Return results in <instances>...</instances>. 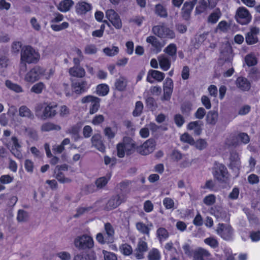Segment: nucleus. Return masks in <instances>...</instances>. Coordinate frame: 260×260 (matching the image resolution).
Listing matches in <instances>:
<instances>
[{"label": "nucleus", "mask_w": 260, "mask_h": 260, "mask_svg": "<svg viewBox=\"0 0 260 260\" xmlns=\"http://www.w3.org/2000/svg\"><path fill=\"white\" fill-rule=\"evenodd\" d=\"M54 72L53 69L47 70L39 66H36L26 73L24 80L30 83H34L41 79L49 80L54 75Z\"/></svg>", "instance_id": "f257e3e1"}, {"label": "nucleus", "mask_w": 260, "mask_h": 260, "mask_svg": "<svg viewBox=\"0 0 260 260\" xmlns=\"http://www.w3.org/2000/svg\"><path fill=\"white\" fill-rule=\"evenodd\" d=\"M40 59V55L38 51L31 46L23 47L21 51V63L24 64L26 68V63H36Z\"/></svg>", "instance_id": "f03ea898"}, {"label": "nucleus", "mask_w": 260, "mask_h": 260, "mask_svg": "<svg viewBox=\"0 0 260 260\" xmlns=\"http://www.w3.org/2000/svg\"><path fill=\"white\" fill-rule=\"evenodd\" d=\"M135 147L134 141L129 138L125 137L121 143L117 144L116 146L117 155L122 158L125 154H130L132 153Z\"/></svg>", "instance_id": "7ed1b4c3"}, {"label": "nucleus", "mask_w": 260, "mask_h": 260, "mask_svg": "<svg viewBox=\"0 0 260 260\" xmlns=\"http://www.w3.org/2000/svg\"><path fill=\"white\" fill-rule=\"evenodd\" d=\"M55 105L49 104L46 106L43 112H41L42 106L38 105L36 108V114L39 118L41 119H46L47 118L53 117L56 114Z\"/></svg>", "instance_id": "20e7f679"}, {"label": "nucleus", "mask_w": 260, "mask_h": 260, "mask_svg": "<svg viewBox=\"0 0 260 260\" xmlns=\"http://www.w3.org/2000/svg\"><path fill=\"white\" fill-rule=\"evenodd\" d=\"M74 245L80 249H90L93 247L94 242L92 238L87 235L78 236L74 240Z\"/></svg>", "instance_id": "39448f33"}, {"label": "nucleus", "mask_w": 260, "mask_h": 260, "mask_svg": "<svg viewBox=\"0 0 260 260\" xmlns=\"http://www.w3.org/2000/svg\"><path fill=\"white\" fill-rule=\"evenodd\" d=\"M100 99L90 95L84 96L81 99L82 104H90L89 113L90 115H92L98 111L100 107Z\"/></svg>", "instance_id": "423d86ee"}, {"label": "nucleus", "mask_w": 260, "mask_h": 260, "mask_svg": "<svg viewBox=\"0 0 260 260\" xmlns=\"http://www.w3.org/2000/svg\"><path fill=\"white\" fill-rule=\"evenodd\" d=\"M235 18L239 23L245 25L251 21L252 16L246 8L240 7L236 11Z\"/></svg>", "instance_id": "0eeeda50"}, {"label": "nucleus", "mask_w": 260, "mask_h": 260, "mask_svg": "<svg viewBox=\"0 0 260 260\" xmlns=\"http://www.w3.org/2000/svg\"><path fill=\"white\" fill-rule=\"evenodd\" d=\"M152 30L155 35L160 38L173 39L175 37L174 31L164 25L155 26Z\"/></svg>", "instance_id": "6e6552de"}, {"label": "nucleus", "mask_w": 260, "mask_h": 260, "mask_svg": "<svg viewBox=\"0 0 260 260\" xmlns=\"http://www.w3.org/2000/svg\"><path fill=\"white\" fill-rule=\"evenodd\" d=\"M105 14L106 17L116 29H120L122 27V24L120 16L114 10H107Z\"/></svg>", "instance_id": "1a4fd4ad"}, {"label": "nucleus", "mask_w": 260, "mask_h": 260, "mask_svg": "<svg viewBox=\"0 0 260 260\" xmlns=\"http://www.w3.org/2000/svg\"><path fill=\"white\" fill-rule=\"evenodd\" d=\"M217 234L222 239L230 240L232 239L233 232L232 228L229 225L219 223L216 229Z\"/></svg>", "instance_id": "9d476101"}, {"label": "nucleus", "mask_w": 260, "mask_h": 260, "mask_svg": "<svg viewBox=\"0 0 260 260\" xmlns=\"http://www.w3.org/2000/svg\"><path fill=\"white\" fill-rule=\"evenodd\" d=\"M156 143L153 139H148L143 144L138 147V152L143 155H148L155 149Z\"/></svg>", "instance_id": "9b49d317"}, {"label": "nucleus", "mask_w": 260, "mask_h": 260, "mask_svg": "<svg viewBox=\"0 0 260 260\" xmlns=\"http://www.w3.org/2000/svg\"><path fill=\"white\" fill-rule=\"evenodd\" d=\"M7 146L15 156L19 159H22L23 155L20 151L21 145L16 137H12L11 141L7 144Z\"/></svg>", "instance_id": "f8f14e48"}, {"label": "nucleus", "mask_w": 260, "mask_h": 260, "mask_svg": "<svg viewBox=\"0 0 260 260\" xmlns=\"http://www.w3.org/2000/svg\"><path fill=\"white\" fill-rule=\"evenodd\" d=\"M260 32V29L256 26H251L249 30L245 36V41L247 44L252 45L258 41V36Z\"/></svg>", "instance_id": "ddd939ff"}, {"label": "nucleus", "mask_w": 260, "mask_h": 260, "mask_svg": "<svg viewBox=\"0 0 260 260\" xmlns=\"http://www.w3.org/2000/svg\"><path fill=\"white\" fill-rule=\"evenodd\" d=\"M92 5L84 1H80L75 6V12L79 16L85 15L87 12L91 10Z\"/></svg>", "instance_id": "4468645a"}, {"label": "nucleus", "mask_w": 260, "mask_h": 260, "mask_svg": "<svg viewBox=\"0 0 260 260\" xmlns=\"http://www.w3.org/2000/svg\"><path fill=\"white\" fill-rule=\"evenodd\" d=\"M165 77V75L164 73L157 70H150L147 73L146 81L150 83H154V81L160 82Z\"/></svg>", "instance_id": "2eb2a0df"}, {"label": "nucleus", "mask_w": 260, "mask_h": 260, "mask_svg": "<svg viewBox=\"0 0 260 260\" xmlns=\"http://www.w3.org/2000/svg\"><path fill=\"white\" fill-rule=\"evenodd\" d=\"M227 174L226 168L224 165L219 164L216 165L213 173L216 179L220 181H225L227 179Z\"/></svg>", "instance_id": "dca6fc26"}, {"label": "nucleus", "mask_w": 260, "mask_h": 260, "mask_svg": "<svg viewBox=\"0 0 260 260\" xmlns=\"http://www.w3.org/2000/svg\"><path fill=\"white\" fill-rule=\"evenodd\" d=\"M163 99L167 101L170 100L173 89V82L171 78L166 79L163 84Z\"/></svg>", "instance_id": "f3484780"}, {"label": "nucleus", "mask_w": 260, "mask_h": 260, "mask_svg": "<svg viewBox=\"0 0 260 260\" xmlns=\"http://www.w3.org/2000/svg\"><path fill=\"white\" fill-rule=\"evenodd\" d=\"M92 146L101 152L105 151V146L103 143L102 136L100 134H94L91 139Z\"/></svg>", "instance_id": "a211bd4d"}, {"label": "nucleus", "mask_w": 260, "mask_h": 260, "mask_svg": "<svg viewBox=\"0 0 260 260\" xmlns=\"http://www.w3.org/2000/svg\"><path fill=\"white\" fill-rule=\"evenodd\" d=\"M72 87L74 92L80 94L85 92L89 88V85L87 81L81 80L73 83Z\"/></svg>", "instance_id": "6ab92c4d"}, {"label": "nucleus", "mask_w": 260, "mask_h": 260, "mask_svg": "<svg viewBox=\"0 0 260 260\" xmlns=\"http://www.w3.org/2000/svg\"><path fill=\"white\" fill-rule=\"evenodd\" d=\"M148 249L147 244L146 242L140 240L139 241L137 248L135 250V255L138 259L144 257V253Z\"/></svg>", "instance_id": "aec40b11"}, {"label": "nucleus", "mask_w": 260, "mask_h": 260, "mask_svg": "<svg viewBox=\"0 0 260 260\" xmlns=\"http://www.w3.org/2000/svg\"><path fill=\"white\" fill-rule=\"evenodd\" d=\"M210 255L208 250L200 247L193 251L192 257L193 260H204L205 257H208Z\"/></svg>", "instance_id": "412c9836"}, {"label": "nucleus", "mask_w": 260, "mask_h": 260, "mask_svg": "<svg viewBox=\"0 0 260 260\" xmlns=\"http://www.w3.org/2000/svg\"><path fill=\"white\" fill-rule=\"evenodd\" d=\"M230 159V166L231 168L235 171H239L241 166V162L238 154L237 152L231 153Z\"/></svg>", "instance_id": "4be33fe9"}, {"label": "nucleus", "mask_w": 260, "mask_h": 260, "mask_svg": "<svg viewBox=\"0 0 260 260\" xmlns=\"http://www.w3.org/2000/svg\"><path fill=\"white\" fill-rule=\"evenodd\" d=\"M153 227L152 223L145 224L142 222H138L136 224V229L141 234L149 236L150 231Z\"/></svg>", "instance_id": "5701e85b"}, {"label": "nucleus", "mask_w": 260, "mask_h": 260, "mask_svg": "<svg viewBox=\"0 0 260 260\" xmlns=\"http://www.w3.org/2000/svg\"><path fill=\"white\" fill-rule=\"evenodd\" d=\"M124 198H121L120 196H116L110 199L108 202L106 208L108 210H111L118 207L122 201H124Z\"/></svg>", "instance_id": "b1692460"}, {"label": "nucleus", "mask_w": 260, "mask_h": 260, "mask_svg": "<svg viewBox=\"0 0 260 260\" xmlns=\"http://www.w3.org/2000/svg\"><path fill=\"white\" fill-rule=\"evenodd\" d=\"M74 4V2L72 0H62L57 6V8L61 12H67L71 9Z\"/></svg>", "instance_id": "393cba45"}, {"label": "nucleus", "mask_w": 260, "mask_h": 260, "mask_svg": "<svg viewBox=\"0 0 260 260\" xmlns=\"http://www.w3.org/2000/svg\"><path fill=\"white\" fill-rule=\"evenodd\" d=\"M202 123L200 121H195L189 122L187 125V129L189 131L193 130L194 134L200 135L202 131Z\"/></svg>", "instance_id": "a878e982"}, {"label": "nucleus", "mask_w": 260, "mask_h": 260, "mask_svg": "<svg viewBox=\"0 0 260 260\" xmlns=\"http://www.w3.org/2000/svg\"><path fill=\"white\" fill-rule=\"evenodd\" d=\"M69 74L73 77L82 78L85 75L84 69L80 66H74L69 71Z\"/></svg>", "instance_id": "bb28decb"}, {"label": "nucleus", "mask_w": 260, "mask_h": 260, "mask_svg": "<svg viewBox=\"0 0 260 260\" xmlns=\"http://www.w3.org/2000/svg\"><path fill=\"white\" fill-rule=\"evenodd\" d=\"M237 87L243 91L248 90L250 88V82L245 78L238 77L236 82Z\"/></svg>", "instance_id": "cd10ccee"}, {"label": "nucleus", "mask_w": 260, "mask_h": 260, "mask_svg": "<svg viewBox=\"0 0 260 260\" xmlns=\"http://www.w3.org/2000/svg\"><path fill=\"white\" fill-rule=\"evenodd\" d=\"M146 42L148 43L151 44L153 47L154 51H155L156 53L159 52L163 46L154 36H149L147 37L146 39Z\"/></svg>", "instance_id": "c85d7f7f"}, {"label": "nucleus", "mask_w": 260, "mask_h": 260, "mask_svg": "<svg viewBox=\"0 0 260 260\" xmlns=\"http://www.w3.org/2000/svg\"><path fill=\"white\" fill-rule=\"evenodd\" d=\"M5 84L9 89L15 93H21L24 91L22 87L20 85L14 83L9 80H7L5 81Z\"/></svg>", "instance_id": "c756f323"}, {"label": "nucleus", "mask_w": 260, "mask_h": 260, "mask_svg": "<svg viewBox=\"0 0 260 260\" xmlns=\"http://www.w3.org/2000/svg\"><path fill=\"white\" fill-rule=\"evenodd\" d=\"M158 60L160 68L164 71H168L171 66V62L168 58L164 55H159L158 57Z\"/></svg>", "instance_id": "7c9ffc66"}, {"label": "nucleus", "mask_w": 260, "mask_h": 260, "mask_svg": "<svg viewBox=\"0 0 260 260\" xmlns=\"http://www.w3.org/2000/svg\"><path fill=\"white\" fill-rule=\"evenodd\" d=\"M70 144V140L69 138L64 139L60 145H55L53 146V152L56 154H60L64 150V146Z\"/></svg>", "instance_id": "2f4dec72"}, {"label": "nucleus", "mask_w": 260, "mask_h": 260, "mask_svg": "<svg viewBox=\"0 0 260 260\" xmlns=\"http://www.w3.org/2000/svg\"><path fill=\"white\" fill-rule=\"evenodd\" d=\"M28 213L22 209H19L17 211L16 219L18 222H25L28 220Z\"/></svg>", "instance_id": "473e14b6"}, {"label": "nucleus", "mask_w": 260, "mask_h": 260, "mask_svg": "<svg viewBox=\"0 0 260 260\" xmlns=\"http://www.w3.org/2000/svg\"><path fill=\"white\" fill-rule=\"evenodd\" d=\"M109 92V87L106 84H100L96 86V92L100 96H105Z\"/></svg>", "instance_id": "72a5a7b5"}, {"label": "nucleus", "mask_w": 260, "mask_h": 260, "mask_svg": "<svg viewBox=\"0 0 260 260\" xmlns=\"http://www.w3.org/2000/svg\"><path fill=\"white\" fill-rule=\"evenodd\" d=\"M193 7V5L192 3H185L182 8V13L183 17L185 19H187L189 17V14H190Z\"/></svg>", "instance_id": "f704fd0d"}, {"label": "nucleus", "mask_w": 260, "mask_h": 260, "mask_svg": "<svg viewBox=\"0 0 260 260\" xmlns=\"http://www.w3.org/2000/svg\"><path fill=\"white\" fill-rule=\"evenodd\" d=\"M119 49L117 46H112L106 47L103 49V52L108 56H114L117 55L119 53Z\"/></svg>", "instance_id": "c9c22d12"}, {"label": "nucleus", "mask_w": 260, "mask_h": 260, "mask_svg": "<svg viewBox=\"0 0 260 260\" xmlns=\"http://www.w3.org/2000/svg\"><path fill=\"white\" fill-rule=\"evenodd\" d=\"M127 81L125 78L120 77L117 79L115 83V88L119 91L124 90L126 86Z\"/></svg>", "instance_id": "e433bc0d"}, {"label": "nucleus", "mask_w": 260, "mask_h": 260, "mask_svg": "<svg viewBox=\"0 0 260 260\" xmlns=\"http://www.w3.org/2000/svg\"><path fill=\"white\" fill-rule=\"evenodd\" d=\"M221 12L219 10H216L212 13L208 18V22L210 23H216L221 17Z\"/></svg>", "instance_id": "4c0bfd02"}, {"label": "nucleus", "mask_w": 260, "mask_h": 260, "mask_svg": "<svg viewBox=\"0 0 260 260\" xmlns=\"http://www.w3.org/2000/svg\"><path fill=\"white\" fill-rule=\"evenodd\" d=\"M111 178L110 175L98 178L95 182L96 186L99 188H102L104 187L108 183Z\"/></svg>", "instance_id": "58836bf2"}, {"label": "nucleus", "mask_w": 260, "mask_h": 260, "mask_svg": "<svg viewBox=\"0 0 260 260\" xmlns=\"http://www.w3.org/2000/svg\"><path fill=\"white\" fill-rule=\"evenodd\" d=\"M148 260H160L161 254L156 248L152 249L148 253Z\"/></svg>", "instance_id": "ea45409f"}, {"label": "nucleus", "mask_w": 260, "mask_h": 260, "mask_svg": "<svg viewBox=\"0 0 260 260\" xmlns=\"http://www.w3.org/2000/svg\"><path fill=\"white\" fill-rule=\"evenodd\" d=\"M156 235L160 242L165 241L169 237L168 231L163 228H160L157 230Z\"/></svg>", "instance_id": "a19ab883"}, {"label": "nucleus", "mask_w": 260, "mask_h": 260, "mask_svg": "<svg viewBox=\"0 0 260 260\" xmlns=\"http://www.w3.org/2000/svg\"><path fill=\"white\" fill-rule=\"evenodd\" d=\"M60 129L59 125H55L50 122L44 123L41 126V130L43 132H49L52 130L58 131Z\"/></svg>", "instance_id": "79ce46f5"}, {"label": "nucleus", "mask_w": 260, "mask_h": 260, "mask_svg": "<svg viewBox=\"0 0 260 260\" xmlns=\"http://www.w3.org/2000/svg\"><path fill=\"white\" fill-rule=\"evenodd\" d=\"M244 60L245 63L248 67L255 66L257 62V58L253 54H247L245 57Z\"/></svg>", "instance_id": "37998d69"}, {"label": "nucleus", "mask_w": 260, "mask_h": 260, "mask_svg": "<svg viewBox=\"0 0 260 260\" xmlns=\"http://www.w3.org/2000/svg\"><path fill=\"white\" fill-rule=\"evenodd\" d=\"M45 85L42 82H40L34 84L31 88L30 91L32 92H34L36 94H40L42 93L43 90L45 89Z\"/></svg>", "instance_id": "c03bdc74"}, {"label": "nucleus", "mask_w": 260, "mask_h": 260, "mask_svg": "<svg viewBox=\"0 0 260 260\" xmlns=\"http://www.w3.org/2000/svg\"><path fill=\"white\" fill-rule=\"evenodd\" d=\"M117 133L115 128H112L110 127H106L104 129V134L108 140L113 139Z\"/></svg>", "instance_id": "a18cd8bd"}, {"label": "nucleus", "mask_w": 260, "mask_h": 260, "mask_svg": "<svg viewBox=\"0 0 260 260\" xmlns=\"http://www.w3.org/2000/svg\"><path fill=\"white\" fill-rule=\"evenodd\" d=\"M218 113L214 112H209L206 117L207 123L215 124L217 120Z\"/></svg>", "instance_id": "49530a36"}, {"label": "nucleus", "mask_w": 260, "mask_h": 260, "mask_svg": "<svg viewBox=\"0 0 260 260\" xmlns=\"http://www.w3.org/2000/svg\"><path fill=\"white\" fill-rule=\"evenodd\" d=\"M19 115L22 117L30 118L33 116L30 110L26 106H22L19 109Z\"/></svg>", "instance_id": "de8ad7c7"}, {"label": "nucleus", "mask_w": 260, "mask_h": 260, "mask_svg": "<svg viewBox=\"0 0 260 260\" xmlns=\"http://www.w3.org/2000/svg\"><path fill=\"white\" fill-rule=\"evenodd\" d=\"M56 178L61 183H70L72 180L68 177H66L63 174L62 172L57 171L55 170Z\"/></svg>", "instance_id": "09e8293b"}, {"label": "nucleus", "mask_w": 260, "mask_h": 260, "mask_svg": "<svg viewBox=\"0 0 260 260\" xmlns=\"http://www.w3.org/2000/svg\"><path fill=\"white\" fill-rule=\"evenodd\" d=\"M119 249L120 252L125 255H129L133 251L132 247L127 244L121 245L119 247Z\"/></svg>", "instance_id": "8fccbe9b"}, {"label": "nucleus", "mask_w": 260, "mask_h": 260, "mask_svg": "<svg viewBox=\"0 0 260 260\" xmlns=\"http://www.w3.org/2000/svg\"><path fill=\"white\" fill-rule=\"evenodd\" d=\"M216 201V197L212 194L206 196L203 199V203L207 206L213 205Z\"/></svg>", "instance_id": "3c124183"}, {"label": "nucleus", "mask_w": 260, "mask_h": 260, "mask_svg": "<svg viewBox=\"0 0 260 260\" xmlns=\"http://www.w3.org/2000/svg\"><path fill=\"white\" fill-rule=\"evenodd\" d=\"M204 242L212 248H217L218 246L217 240L213 237H209L204 239Z\"/></svg>", "instance_id": "603ef678"}, {"label": "nucleus", "mask_w": 260, "mask_h": 260, "mask_svg": "<svg viewBox=\"0 0 260 260\" xmlns=\"http://www.w3.org/2000/svg\"><path fill=\"white\" fill-rule=\"evenodd\" d=\"M193 145H194L197 149L201 150L206 148L207 143L205 140L200 139L196 142L194 141V144Z\"/></svg>", "instance_id": "864d4df0"}, {"label": "nucleus", "mask_w": 260, "mask_h": 260, "mask_svg": "<svg viewBox=\"0 0 260 260\" xmlns=\"http://www.w3.org/2000/svg\"><path fill=\"white\" fill-rule=\"evenodd\" d=\"M170 157L173 161L178 162L182 158L183 154L180 151L174 150L170 154Z\"/></svg>", "instance_id": "5fc2aeb1"}, {"label": "nucleus", "mask_w": 260, "mask_h": 260, "mask_svg": "<svg viewBox=\"0 0 260 260\" xmlns=\"http://www.w3.org/2000/svg\"><path fill=\"white\" fill-rule=\"evenodd\" d=\"M73 260H95V258L92 255L83 253L75 255Z\"/></svg>", "instance_id": "6e6d98bb"}, {"label": "nucleus", "mask_w": 260, "mask_h": 260, "mask_svg": "<svg viewBox=\"0 0 260 260\" xmlns=\"http://www.w3.org/2000/svg\"><path fill=\"white\" fill-rule=\"evenodd\" d=\"M143 109V104L141 102L138 101L136 102L135 108L133 111V115L134 116H138L140 115Z\"/></svg>", "instance_id": "4d7b16f0"}, {"label": "nucleus", "mask_w": 260, "mask_h": 260, "mask_svg": "<svg viewBox=\"0 0 260 260\" xmlns=\"http://www.w3.org/2000/svg\"><path fill=\"white\" fill-rule=\"evenodd\" d=\"M208 6V3L205 0H200L198 5L196 8V11L198 13L203 12Z\"/></svg>", "instance_id": "13d9d810"}, {"label": "nucleus", "mask_w": 260, "mask_h": 260, "mask_svg": "<svg viewBox=\"0 0 260 260\" xmlns=\"http://www.w3.org/2000/svg\"><path fill=\"white\" fill-rule=\"evenodd\" d=\"M180 140L182 142L187 143L190 145L194 144V140L193 138L187 133H184L180 137Z\"/></svg>", "instance_id": "bf43d9fd"}, {"label": "nucleus", "mask_w": 260, "mask_h": 260, "mask_svg": "<svg viewBox=\"0 0 260 260\" xmlns=\"http://www.w3.org/2000/svg\"><path fill=\"white\" fill-rule=\"evenodd\" d=\"M155 13L160 17H166L167 16L166 9L161 5H157L156 6Z\"/></svg>", "instance_id": "052dcab7"}, {"label": "nucleus", "mask_w": 260, "mask_h": 260, "mask_svg": "<svg viewBox=\"0 0 260 260\" xmlns=\"http://www.w3.org/2000/svg\"><path fill=\"white\" fill-rule=\"evenodd\" d=\"M165 51L170 56H175L177 51L176 46L175 44H171L165 49Z\"/></svg>", "instance_id": "680f3d73"}, {"label": "nucleus", "mask_w": 260, "mask_h": 260, "mask_svg": "<svg viewBox=\"0 0 260 260\" xmlns=\"http://www.w3.org/2000/svg\"><path fill=\"white\" fill-rule=\"evenodd\" d=\"M104 120L105 117L103 115L98 114L92 118L91 123L94 125H98L102 123Z\"/></svg>", "instance_id": "e2e57ef3"}, {"label": "nucleus", "mask_w": 260, "mask_h": 260, "mask_svg": "<svg viewBox=\"0 0 260 260\" xmlns=\"http://www.w3.org/2000/svg\"><path fill=\"white\" fill-rule=\"evenodd\" d=\"M104 260H117L116 255L113 252L103 250Z\"/></svg>", "instance_id": "0e129e2a"}, {"label": "nucleus", "mask_w": 260, "mask_h": 260, "mask_svg": "<svg viewBox=\"0 0 260 260\" xmlns=\"http://www.w3.org/2000/svg\"><path fill=\"white\" fill-rule=\"evenodd\" d=\"M12 5L7 0H0V11H9L11 8Z\"/></svg>", "instance_id": "69168bd1"}, {"label": "nucleus", "mask_w": 260, "mask_h": 260, "mask_svg": "<svg viewBox=\"0 0 260 260\" xmlns=\"http://www.w3.org/2000/svg\"><path fill=\"white\" fill-rule=\"evenodd\" d=\"M213 38V36L212 34L209 32H205L200 35L198 38V41L200 43H202L206 41L209 42L210 41V38Z\"/></svg>", "instance_id": "338daca9"}, {"label": "nucleus", "mask_w": 260, "mask_h": 260, "mask_svg": "<svg viewBox=\"0 0 260 260\" xmlns=\"http://www.w3.org/2000/svg\"><path fill=\"white\" fill-rule=\"evenodd\" d=\"M14 177L9 175H4L0 177V182L2 184H9L13 182Z\"/></svg>", "instance_id": "774afa93"}]
</instances>
